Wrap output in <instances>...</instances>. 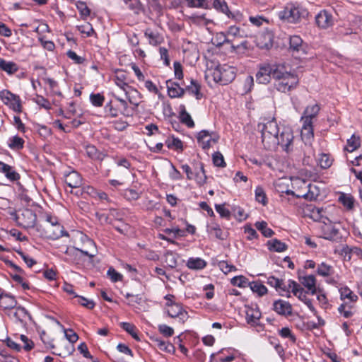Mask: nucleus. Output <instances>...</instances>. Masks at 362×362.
Here are the masks:
<instances>
[{
    "mask_svg": "<svg viewBox=\"0 0 362 362\" xmlns=\"http://www.w3.org/2000/svg\"><path fill=\"white\" fill-rule=\"evenodd\" d=\"M290 52L296 57H301L307 54V45L303 43V40L298 35L289 37Z\"/></svg>",
    "mask_w": 362,
    "mask_h": 362,
    "instance_id": "obj_9",
    "label": "nucleus"
},
{
    "mask_svg": "<svg viewBox=\"0 0 362 362\" xmlns=\"http://www.w3.org/2000/svg\"><path fill=\"white\" fill-rule=\"evenodd\" d=\"M245 315L246 321L247 324L250 325L252 327H259L260 328H262V325L259 322L262 313L256 305L255 307L246 306Z\"/></svg>",
    "mask_w": 362,
    "mask_h": 362,
    "instance_id": "obj_15",
    "label": "nucleus"
},
{
    "mask_svg": "<svg viewBox=\"0 0 362 362\" xmlns=\"http://www.w3.org/2000/svg\"><path fill=\"white\" fill-rule=\"evenodd\" d=\"M186 265L189 269L201 270L206 267L207 263L200 257H190L188 259Z\"/></svg>",
    "mask_w": 362,
    "mask_h": 362,
    "instance_id": "obj_31",
    "label": "nucleus"
},
{
    "mask_svg": "<svg viewBox=\"0 0 362 362\" xmlns=\"http://www.w3.org/2000/svg\"><path fill=\"white\" fill-rule=\"evenodd\" d=\"M214 81L222 85L232 82L236 76V69L228 64H218L211 72Z\"/></svg>",
    "mask_w": 362,
    "mask_h": 362,
    "instance_id": "obj_5",
    "label": "nucleus"
},
{
    "mask_svg": "<svg viewBox=\"0 0 362 362\" xmlns=\"http://www.w3.org/2000/svg\"><path fill=\"white\" fill-rule=\"evenodd\" d=\"M334 209L333 206L323 207H312L310 209V217L315 221H320L325 223L329 222V217L332 216V211Z\"/></svg>",
    "mask_w": 362,
    "mask_h": 362,
    "instance_id": "obj_10",
    "label": "nucleus"
},
{
    "mask_svg": "<svg viewBox=\"0 0 362 362\" xmlns=\"http://www.w3.org/2000/svg\"><path fill=\"white\" fill-rule=\"evenodd\" d=\"M125 79L124 74H121L115 77L114 81L119 89L124 93L129 103L134 107H138L141 102V94L137 90L129 86Z\"/></svg>",
    "mask_w": 362,
    "mask_h": 362,
    "instance_id": "obj_4",
    "label": "nucleus"
},
{
    "mask_svg": "<svg viewBox=\"0 0 362 362\" xmlns=\"http://www.w3.org/2000/svg\"><path fill=\"white\" fill-rule=\"evenodd\" d=\"M274 310L279 315L288 317L292 315V305L284 300H277L273 303Z\"/></svg>",
    "mask_w": 362,
    "mask_h": 362,
    "instance_id": "obj_18",
    "label": "nucleus"
},
{
    "mask_svg": "<svg viewBox=\"0 0 362 362\" xmlns=\"http://www.w3.org/2000/svg\"><path fill=\"white\" fill-rule=\"evenodd\" d=\"M322 229L325 239L335 240L339 238V229L332 223L331 221H326Z\"/></svg>",
    "mask_w": 362,
    "mask_h": 362,
    "instance_id": "obj_21",
    "label": "nucleus"
},
{
    "mask_svg": "<svg viewBox=\"0 0 362 362\" xmlns=\"http://www.w3.org/2000/svg\"><path fill=\"white\" fill-rule=\"evenodd\" d=\"M213 5L216 10H218L226 14L228 16H230V11L224 0H214Z\"/></svg>",
    "mask_w": 362,
    "mask_h": 362,
    "instance_id": "obj_54",
    "label": "nucleus"
},
{
    "mask_svg": "<svg viewBox=\"0 0 362 362\" xmlns=\"http://www.w3.org/2000/svg\"><path fill=\"white\" fill-rule=\"evenodd\" d=\"M335 18L332 13L327 10L321 11L315 16V22L317 25L322 29H327L334 25Z\"/></svg>",
    "mask_w": 362,
    "mask_h": 362,
    "instance_id": "obj_13",
    "label": "nucleus"
},
{
    "mask_svg": "<svg viewBox=\"0 0 362 362\" xmlns=\"http://www.w3.org/2000/svg\"><path fill=\"white\" fill-rule=\"evenodd\" d=\"M301 123L300 136L302 140L305 144H310L314 138L313 123H308V122H301Z\"/></svg>",
    "mask_w": 362,
    "mask_h": 362,
    "instance_id": "obj_24",
    "label": "nucleus"
},
{
    "mask_svg": "<svg viewBox=\"0 0 362 362\" xmlns=\"http://www.w3.org/2000/svg\"><path fill=\"white\" fill-rule=\"evenodd\" d=\"M167 313L172 318L178 317L182 322H185L187 317V313L177 303L167 304Z\"/></svg>",
    "mask_w": 362,
    "mask_h": 362,
    "instance_id": "obj_17",
    "label": "nucleus"
},
{
    "mask_svg": "<svg viewBox=\"0 0 362 362\" xmlns=\"http://www.w3.org/2000/svg\"><path fill=\"white\" fill-rule=\"evenodd\" d=\"M121 327L128 332L134 339L139 341L140 339L136 332V327L132 323L129 322H122Z\"/></svg>",
    "mask_w": 362,
    "mask_h": 362,
    "instance_id": "obj_51",
    "label": "nucleus"
},
{
    "mask_svg": "<svg viewBox=\"0 0 362 362\" xmlns=\"http://www.w3.org/2000/svg\"><path fill=\"white\" fill-rule=\"evenodd\" d=\"M207 177L204 168L203 163H199L194 172V180L199 186L204 185L206 182Z\"/></svg>",
    "mask_w": 362,
    "mask_h": 362,
    "instance_id": "obj_29",
    "label": "nucleus"
},
{
    "mask_svg": "<svg viewBox=\"0 0 362 362\" xmlns=\"http://www.w3.org/2000/svg\"><path fill=\"white\" fill-rule=\"evenodd\" d=\"M34 102L37 104L39 106L46 109L49 110L51 108V105L49 102L43 96L37 95L35 98L33 99Z\"/></svg>",
    "mask_w": 362,
    "mask_h": 362,
    "instance_id": "obj_60",
    "label": "nucleus"
},
{
    "mask_svg": "<svg viewBox=\"0 0 362 362\" xmlns=\"http://www.w3.org/2000/svg\"><path fill=\"white\" fill-rule=\"evenodd\" d=\"M76 6L78 10L81 17L86 20L90 14V10L84 1H78L76 3Z\"/></svg>",
    "mask_w": 362,
    "mask_h": 362,
    "instance_id": "obj_50",
    "label": "nucleus"
},
{
    "mask_svg": "<svg viewBox=\"0 0 362 362\" xmlns=\"http://www.w3.org/2000/svg\"><path fill=\"white\" fill-rule=\"evenodd\" d=\"M52 223V225L46 226L45 235L48 238L56 240L64 235H67L64 227L59 223L57 218H54V223Z\"/></svg>",
    "mask_w": 362,
    "mask_h": 362,
    "instance_id": "obj_16",
    "label": "nucleus"
},
{
    "mask_svg": "<svg viewBox=\"0 0 362 362\" xmlns=\"http://www.w3.org/2000/svg\"><path fill=\"white\" fill-rule=\"evenodd\" d=\"M186 90L190 94L194 95L197 100L200 99L202 95L200 93V86L194 79L191 80V84L186 87Z\"/></svg>",
    "mask_w": 362,
    "mask_h": 362,
    "instance_id": "obj_45",
    "label": "nucleus"
},
{
    "mask_svg": "<svg viewBox=\"0 0 362 362\" xmlns=\"http://www.w3.org/2000/svg\"><path fill=\"white\" fill-rule=\"evenodd\" d=\"M293 185L302 187L304 186V190L300 191L296 197H302L308 200H315L319 196L317 187L315 185L311 184H306V182L301 179H296L293 181Z\"/></svg>",
    "mask_w": 362,
    "mask_h": 362,
    "instance_id": "obj_6",
    "label": "nucleus"
},
{
    "mask_svg": "<svg viewBox=\"0 0 362 362\" xmlns=\"http://www.w3.org/2000/svg\"><path fill=\"white\" fill-rule=\"evenodd\" d=\"M209 233L218 239L223 240L225 238V235H224L222 230L220 228L219 226L217 224L210 226Z\"/></svg>",
    "mask_w": 362,
    "mask_h": 362,
    "instance_id": "obj_62",
    "label": "nucleus"
},
{
    "mask_svg": "<svg viewBox=\"0 0 362 362\" xmlns=\"http://www.w3.org/2000/svg\"><path fill=\"white\" fill-rule=\"evenodd\" d=\"M0 98L2 102L14 112H21L22 105L20 97L7 90H3L0 92Z\"/></svg>",
    "mask_w": 362,
    "mask_h": 362,
    "instance_id": "obj_7",
    "label": "nucleus"
},
{
    "mask_svg": "<svg viewBox=\"0 0 362 362\" xmlns=\"http://www.w3.org/2000/svg\"><path fill=\"white\" fill-rule=\"evenodd\" d=\"M293 134L292 130L288 127H284L279 134V146L287 152L292 150Z\"/></svg>",
    "mask_w": 362,
    "mask_h": 362,
    "instance_id": "obj_14",
    "label": "nucleus"
},
{
    "mask_svg": "<svg viewBox=\"0 0 362 362\" xmlns=\"http://www.w3.org/2000/svg\"><path fill=\"white\" fill-rule=\"evenodd\" d=\"M77 29L81 34L85 35L86 37H90L95 34L92 25L88 22L83 25H78Z\"/></svg>",
    "mask_w": 362,
    "mask_h": 362,
    "instance_id": "obj_52",
    "label": "nucleus"
},
{
    "mask_svg": "<svg viewBox=\"0 0 362 362\" xmlns=\"http://www.w3.org/2000/svg\"><path fill=\"white\" fill-rule=\"evenodd\" d=\"M90 100L94 106L100 107L103 105L105 98L103 95L100 93H92L90 95Z\"/></svg>",
    "mask_w": 362,
    "mask_h": 362,
    "instance_id": "obj_61",
    "label": "nucleus"
},
{
    "mask_svg": "<svg viewBox=\"0 0 362 362\" xmlns=\"http://www.w3.org/2000/svg\"><path fill=\"white\" fill-rule=\"evenodd\" d=\"M65 336L67 340L69 341V344L66 345V347L67 348V350L65 354H67L69 355L71 354L72 352L74 351V347L73 346V344L75 343L78 339V337L76 333H75L72 329H69L65 331Z\"/></svg>",
    "mask_w": 362,
    "mask_h": 362,
    "instance_id": "obj_32",
    "label": "nucleus"
},
{
    "mask_svg": "<svg viewBox=\"0 0 362 362\" xmlns=\"http://www.w3.org/2000/svg\"><path fill=\"white\" fill-rule=\"evenodd\" d=\"M8 315L12 320L21 325H24L26 319L29 317L27 310L21 307L14 308L9 310Z\"/></svg>",
    "mask_w": 362,
    "mask_h": 362,
    "instance_id": "obj_19",
    "label": "nucleus"
},
{
    "mask_svg": "<svg viewBox=\"0 0 362 362\" xmlns=\"http://www.w3.org/2000/svg\"><path fill=\"white\" fill-rule=\"evenodd\" d=\"M320 106L317 104L308 105L300 118V122L313 123L320 111Z\"/></svg>",
    "mask_w": 362,
    "mask_h": 362,
    "instance_id": "obj_22",
    "label": "nucleus"
},
{
    "mask_svg": "<svg viewBox=\"0 0 362 362\" xmlns=\"http://www.w3.org/2000/svg\"><path fill=\"white\" fill-rule=\"evenodd\" d=\"M278 332L281 337L288 339L293 343L296 342V338L288 327H283Z\"/></svg>",
    "mask_w": 362,
    "mask_h": 362,
    "instance_id": "obj_57",
    "label": "nucleus"
},
{
    "mask_svg": "<svg viewBox=\"0 0 362 362\" xmlns=\"http://www.w3.org/2000/svg\"><path fill=\"white\" fill-rule=\"evenodd\" d=\"M44 82L46 84H48L50 90L55 95H61V92L57 89L58 83L56 81L50 78H43Z\"/></svg>",
    "mask_w": 362,
    "mask_h": 362,
    "instance_id": "obj_59",
    "label": "nucleus"
},
{
    "mask_svg": "<svg viewBox=\"0 0 362 362\" xmlns=\"http://www.w3.org/2000/svg\"><path fill=\"white\" fill-rule=\"evenodd\" d=\"M230 283L238 287H245L247 284V279L243 276H238L231 279Z\"/></svg>",
    "mask_w": 362,
    "mask_h": 362,
    "instance_id": "obj_64",
    "label": "nucleus"
},
{
    "mask_svg": "<svg viewBox=\"0 0 362 362\" xmlns=\"http://www.w3.org/2000/svg\"><path fill=\"white\" fill-rule=\"evenodd\" d=\"M16 305V300L13 296L5 294L0 299V307L5 310H13Z\"/></svg>",
    "mask_w": 362,
    "mask_h": 362,
    "instance_id": "obj_34",
    "label": "nucleus"
},
{
    "mask_svg": "<svg viewBox=\"0 0 362 362\" xmlns=\"http://www.w3.org/2000/svg\"><path fill=\"white\" fill-rule=\"evenodd\" d=\"M228 35L224 33H218L216 34L214 42L216 47H221L225 43H230L231 40H230L228 37Z\"/></svg>",
    "mask_w": 362,
    "mask_h": 362,
    "instance_id": "obj_56",
    "label": "nucleus"
},
{
    "mask_svg": "<svg viewBox=\"0 0 362 362\" xmlns=\"http://www.w3.org/2000/svg\"><path fill=\"white\" fill-rule=\"evenodd\" d=\"M218 267L226 274L230 272L236 270V268L235 266L228 264L226 261H220L218 263Z\"/></svg>",
    "mask_w": 362,
    "mask_h": 362,
    "instance_id": "obj_63",
    "label": "nucleus"
},
{
    "mask_svg": "<svg viewBox=\"0 0 362 362\" xmlns=\"http://www.w3.org/2000/svg\"><path fill=\"white\" fill-rule=\"evenodd\" d=\"M8 146L11 149L21 150L23 148L24 140L18 136H12L8 141Z\"/></svg>",
    "mask_w": 362,
    "mask_h": 362,
    "instance_id": "obj_42",
    "label": "nucleus"
},
{
    "mask_svg": "<svg viewBox=\"0 0 362 362\" xmlns=\"http://www.w3.org/2000/svg\"><path fill=\"white\" fill-rule=\"evenodd\" d=\"M307 11L297 2L287 3L282 10L278 12L279 18L288 23H298L307 15Z\"/></svg>",
    "mask_w": 362,
    "mask_h": 362,
    "instance_id": "obj_3",
    "label": "nucleus"
},
{
    "mask_svg": "<svg viewBox=\"0 0 362 362\" xmlns=\"http://www.w3.org/2000/svg\"><path fill=\"white\" fill-rule=\"evenodd\" d=\"M339 201L349 210L354 208V197L349 194H341L339 197Z\"/></svg>",
    "mask_w": 362,
    "mask_h": 362,
    "instance_id": "obj_48",
    "label": "nucleus"
},
{
    "mask_svg": "<svg viewBox=\"0 0 362 362\" xmlns=\"http://www.w3.org/2000/svg\"><path fill=\"white\" fill-rule=\"evenodd\" d=\"M65 253L68 256H73L74 257H78L80 255V254L88 256V257H89L90 258L93 257L95 255V254H90L88 251H84V250L78 249V248L74 247H68L66 249Z\"/></svg>",
    "mask_w": 362,
    "mask_h": 362,
    "instance_id": "obj_49",
    "label": "nucleus"
},
{
    "mask_svg": "<svg viewBox=\"0 0 362 362\" xmlns=\"http://www.w3.org/2000/svg\"><path fill=\"white\" fill-rule=\"evenodd\" d=\"M218 139L219 137L214 132L210 133L206 130L201 131L197 135V141L199 144L204 149H207L214 144H216Z\"/></svg>",
    "mask_w": 362,
    "mask_h": 362,
    "instance_id": "obj_12",
    "label": "nucleus"
},
{
    "mask_svg": "<svg viewBox=\"0 0 362 362\" xmlns=\"http://www.w3.org/2000/svg\"><path fill=\"white\" fill-rule=\"evenodd\" d=\"M340 299L349 303H355L358 300V296L347 286L341 287L339 290Z\"/></svg>",
    "mask_w": 362,
    "mask_h": 362,
    "instance_id": "obj_28",
    "label": "nucleus"
},
{
    "mask_svg": "<svg viewBox=\"0 0 362 362\" xmlns=\"http://www.w3.org/2000/svg\"><path fill=\"white\" fill-rule=\"evenodd\" d=\"M155 346H156L161 351H164L168 353H174L175 352V346L169 343L166 342L160 339L156 338L153 339Z\"/></svg>",
    "mask_w": 362,
    "mask_h": 362,
    "instance_id": "obj_39",
    "label": "nucleus"
},
{
    "mask_svg": "<svg viewBox=\"0 0 362 362\" xmlns=\"http://www.w3.org/2000/svg\"><path fill=\"white\" fill-rule=\"evenodd\" d=\"M276 65L264 64L259 66L256 74V81L261 84L269 83L272 77L274 78V72Z\"/></svg>",
    "mask_w": 362,
    "mask_h": 362,
    "instance_id": "obj_11",
    "label": "nucleus"
},
{
    "mask_svg": "<svg viewBox=\"0 0 362 362\" xmlns=\"http://www.w3.org/2000/svg\"><path fill=\"white\" fill-rule=\"evenodd\" d=\"M360 146L359 139L353 135L347 141V145L345 147V150L349 152H353L356 148H358Z\"/></svg>",
    "mask_w": 362,
    "mask_h": 362,
    "instance_id": "obj_53",
    "label": "nucleus"
},
{
    "mask_svg": "<svg viewBox=\"0 0 362 362\" xmlns=\"http://www.w3.org/2000/svg\"><path fill=\"white\" fill-rule=\"evenodd\" d=\"M144 35L148 40L149 44L153 46L158 45L163 41L162 35H160L156 30L150 28L145 30Z\"/></svg>",
    "mask_w": 362,
    "mask_h": 362,
    "instance_id": "obj_27",
    "label": "nucleus"
},
{
    "mask_svg": "<svg viewBox=\"0 0 362 362\" xmlns=\"http://www.w3.org/2000/svg\"><path fill=\"white\" fill-rule=\"evenodd\" d=\"M166 86L168 95L172 98L182 97L185 93V90L181 88L178 83L173 82L171 80L166 81Z\"/></svg>",
    "mask_w": 362,
    "mask_h": 362,
    "instance_id": "obj_26",
    "label": "nucleus"
},
{
    "mask_svg": "<svg viewBox=\"0 0 362 362\" xmlns=\"http://www.w3.org/2000/svg\"><path fill=\"white\" fill-rule=\"evenodd\" d=\"M212 160L214 165L217 167L224 168L226 162L223 155L220 152H216L212 156Z\"/></svg>",
    "mask_w": 362,
    "mask_h": 362,
    "instance_id": "obj_58",
    "label": "nucleus"
},
{
    "mask_svg": "<svg viewBox=\"0 0 362 362\" xmlns=\"http://www.w3.org/2000/svg\"><path fill=\"white\" fill-rule=\"evenodd\" d=\"M86 153L93 160H103L104 157V155L98 151L95 146L93 145H87L86 146Z\"/></svg>",
    "mask_w": 362,
    "mask_h": 362,
    "instance_id": "obj_44",
    "label": "nucleus"
},
{
    "mask_svg": "<svg viewBox=\"0 0 362 362\" xmlns=\"http://www.w3.org/2000/svg\"><path fill=\"white\" fill-rule=\"evenodd\" d=\"M180 122L187 125L188 127L192 128L194 126V122L193 119H192L190 115L186 111L185 107L184 105H181L180 107Z\"/></svg>",
    "mask_w": 362,
    "mask_h": 362,
    "instance_id": "obj_37",
    "label": "nucleus"
},
{
    "mask_svg": "<svg viewBox=\"0 0 362 362\" xmlns=\"http://www.w3.org/2000/svg\"><path fill=\"white\" fill-rule=\"evenodd\" d=\"M165 262L171 269L175 268L177 265L178 255L172 251H168L165 255Z\"/></svg>",
    "mask_w": 362,
    "mask_h": 362,
    "instance_id": "obj_43",
    "label": "nucleus"
},
{
    "mask_svg": "<svg viewBox=\"0 0 362 362\" xmlns=\"http://www.w3.org/2000/svg\"><path fill=\"white\" fill-rule=\"evenodd\" d=\"M354 305V303H349L348 302H344L339 306L338 311L343 317L349 318L354 315L352 311Z\"/></svg>",
    "mask_w": 362,
    "mask_h": 362,
    "instance_id": "obj_40",
    "label": "nucleus"
},
{
    "mask_svg": "<svg viewBox=\"0 0 362 362\" xmlns=\"http://www.w3.org/2000/svg\"><path fill=\"white\" fill-rule=\"evenodd\" d=\"M255 227L259 230L264 237L269 238L274 234V231L267 227V223L265 221H258L255 223Z\"/></svg>",
    "mask_w": 362,
    "mask_h": 362,
    "instance_id": "obj_47",
    "label": "nucleus"
},
{
    "mask_svg": "<svg viewBox=\"0 0 362 362\" xmlns=\"http://www.w3.org/2000/svg\"><path fill=\"white\" fill-rule=\"evenodd\" d=\"M227 35L228 37L233 38H245L250 36V33L245 30L243 28L237 27L235 25H231L227 30Z\"/></svg>",
    "mask_w": 362,
    "mask_h": 362,
    "instance_id": "obj_30",
    "label": "nucleus"
},
{
    "mask_svg": "<svg viewBox=\"0 0 362 362\" xmlns=\"http://www.w3.org/2000/svg\"><path fill=\"white\" fill-rule=\"evenodd\" d=\"M317 162L321 168L327 169L332 165L333 159L329 154L322 153L319 154Z\"/></svg>",
    "mask_w": 362,
    "mask_h": 362,
    "instance_id": "obj_38",
    "label": "nucleus"
},
{
    "mask_svg": "<svg viewBox=\"0 0 362 362\" xmlns=\"http://www.w3.org/2000/svg\"><path fill=\"white\" fill-rule=\"evenodd\" d=\"M250 288L253 292L258 293L259 296H263L267 292L266 286L259 281L252 282L250 284Z\"/></svg>",
    "mask_w": 362,
    "mask_h": 362,
    "instance_id": "obj_55",
    "label": "nucleus"
},
{
    "mask_svg": "<svg viewBox=\"0 0 362 362\" xmlns=\"http://www.w3.org/2000/svg\"><path fill=\"white\" fill-rule=\"evenodd\" d=\"M274 79L276 81V89L281 93H287L296 88L299 81L295 71L284 64H276Z\"/></svg>",
    "mask_w": 362,
    "mask_h": 362,
    "instance_id": "obj_1",
    "label": "nucleus"
},
{
    "mask_svg": "<svg viewBox=\"0 0 362 362\" xmlns=\"http://www.w3.org/2000/svg\"><path fill=\"white\" fill-rule=\"evenodd\" d=\"M64 182L71 189L78 188L82 185V177L78 172L72 170L64 175Z\"/></svg>",
    "mask_w": 362,
    "mask_h": 362,
    "instance_id": "obj_23",
    "label": "nucleus"
},
{
    "mask_svg": "<svg viewBox=\"0 0 362 362\" xmlns=\"http://www.w3.org/2000/svg\"><path fill=\"white\" fill-rule=\"evenodd\" d=\"M317 272L322 276H329L334 274V269L331 265L322 262L318 265Z\"/></svg>",
    "mask_w": 362,
    "mask_h": 362,
    "instance_id": "obj_46",
    "label": "nucleus"
},
{
    "mask_svg": "<svg viewBox=\"0 0 362 362\" xmlns=\"http://www.w3.org/2000/svg\"><path fill=\"white\" fill-rule=\"evenodd\" d=\"M267 283L280 293L286 292L287 291V284L273 276L268 277Z\"/></svg>",
    "mask_w": 362,
    "mask_h": 362,
    "instance_id": "obj_33",
    "label": "nucleus"
},
{
    "mask_svg": "<svg viewBox=\"0 0 362 362\" xmlns=\"http://www.w3.org/2000/svg\"><path fill=\"white\" fill-rule=\"evenodd\" d=\"M259 129L262 132V142L264 148L275 150L279 146V134L280 132L278 124L275 119L259 124Z\"/></svg>",
    "mask_w": 362,
    "mask_h": 362,
    "instance_id": "obj_2",
    "label": "nucleus"
},
{
    "mask_svg": "<svg viewBox=\"0 0 362 362\" xmlns=\"http://www.w3.org/2000/svg\"><path fill=\"white\" fill-rule=\"evenodd\" d=\"M290 291L301 301L307 298V292L299 284L293 280H289L287 284V291L286 292L289 293Z\"/></svg>",
    "mask_w": 362,
    "mask_h": 362,
    "instance_id": "obj_20",
    "label": "nucleus"
},
{
    "mask_svg": "<svg viewBox=\"0 0 362 362\" xmlns=\"http://www.w3.org/2000/svg\"><path fill=\"white\" fill-rule=\"evenodd\" d=\"M0 69L8 74H13L18 70V66L13 62L6 61L0 58Z\"/></svg>",
    "mask_w": 362,
    "mask_h": 362,
    "instance_id": "obj_36",
    "label": "nucleus"
},
{
    "mask_svg": "<svg viewBox=\"0 0 362 362\" xmlns=\"http://www.w3.org/2000/svg\"><path fill=\"white\" fill-rule=\"evenodd\" d=\"M267 245L270 250L277 252H284L287 249L286 245L277 239L268 241Z\"/></svg>",
    "mask_w": 362,
    "mask_h": 362,
    "instance_id": "obj_41",
    "label": "nucleus"
},
{
    "mask_svg": "<svg viewBox=\"0 0 362 362\" xmlns=\"http://www.w3.org/2000/svg\"><path fill=\"white\" fill-rule=\"evenodd\" d=\"M0 171L4 173L6 177L12 181L17 180L19 178V175L13 170L10 165L1 161H0Z\"/></svg>",
    "mask_w": 362,
    "mask_h": 362,
    "instance_id": "obj_35",
    "label": "nucleus"
},
{
    "mask_svg": "<svg viewBox=\"0 0 362 362\" xmlns=\"http://www.w3.org/2000/svg\"><path fill=\"white\" fill-rule=\"evenodd\" d=\"M301 284L308 289V292L312 295L316 293V278L314 275H306L299 278Z\"/></svg>",
    "mask_w": 362,
    "mask_h": 362,
    "instance_id": "obj_25",
    "label": "nucleus"
},
{
    "mask_svg": "<svg viewBox=\"0 0 362 362\" xmlns=\"http://www.w3.org/2000/svg\"><path fill=\"white\" fill-rule=\"evenodd\" d=\"M15 221L19 226L25 228L34 227L36 222V214L31 210L25 209L21 214H14Z\"/></svg>",
    "mask_w": 362,
    "mask_h": 362,
    "instance_id": "obj_8",
    "label": "nucleus"
}]
</instances>
